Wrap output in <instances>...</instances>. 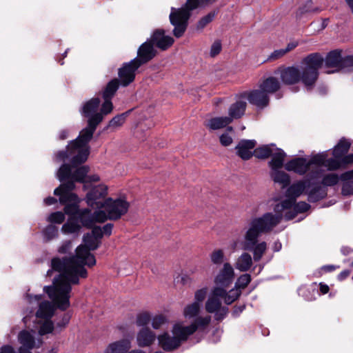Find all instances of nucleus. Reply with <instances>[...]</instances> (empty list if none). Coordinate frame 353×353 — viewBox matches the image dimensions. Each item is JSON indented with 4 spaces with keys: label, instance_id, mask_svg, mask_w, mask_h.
Instances as JSON below:
<instances>
[{
    "label": "nucleus",
    "instance_id": "f257e3e1",
    "mask_svg": "<svg viewBox=\"0 0 353 353\" xmlns=\"http://www.w3.org/2000/svg\"><path fill=\"white\" fill-rule=\"evenodd\" d=\"M87 245H79L76 248V254L62 259L54 257L51 260V268L60 274L53 279L52 285L45 286L43 291L51 298L61 311L70 306L72 285H78L79 279H86L88 273L85 266L92 268L96 265V259Z\"/></svg>",
    "mask_w": 353,
    "mask_h": 353
},
{
    "label": "nucleus",
    "instance_id": "f03ea898",
    "mask_svg": "<svg viewBox=\"0 0 353 353\" xmlns=\"http://www.w3.org/2000/svg\"><path fill=\"white\" fill-rule=\"evenodd\" d=\"M79 203L67 205L63 212L68 216L61 230L65 234H78L82 227L90 229L94 226L93 213L89 208L80 209Z\"/></svg>",
    "mask_w": 353,
    "mask_h": 353
},
{
    "label": "nucleus",
    "instance_id": "7ed1b4c3",
    "mask_svg": "<svg viewBox=\"0 0 353 353\" xmlns=\"http://www.w3.org/2000/svg\"><path fill=\"white\" fill-rule=\"evenodd\" d=\"M208 0H187L185 5L180 8H172L170 14V23L174 27L173 34L176 38L181 37L185 32L191 12Z\"/></svg>",
    "mask_w": 353,
    "mask_h": 353
},
{
    "label": "nucleus",
    "instance_id": "20e7f679",
    "mask_svg": "<svg viewBox=\"0 0 353 353\" xmlns=\"http://www.w3.org/2000/svg\"><path fill=\"white\" fill-rule=\"evenodd\" d=\"M282 218L281 214H273L272 212H266L261 217L252 219L244 239L250 241L256 240L261 234L271 232L281 222Z\"/></svg>",
    "mask_w": 353,
    "mask_h": 353
},
{
    "label": "nucleus",
    "instance_id": "39448f33",
    "mask_svg": "<svg viewBox=\"0 0 353 353\" xmlns=\"http://www.w3.org/2000/svg\"><path fill=\"white\" fill-rule=\"evenodd\" d=\"M324 63V57L319 52L309 54L301 60L304 66L303 71L304 85L307 90H311L314 86L319 76V69Z\"/></svg>",
    "mask_w": 353,
    "mask_h": 353
},
{
    "label": "nucleus",
    "instance_id": "423d86ee",
    "mask_svg": "<svg viewBox=\"0 0 353 353\" xmlns=\"http://www.w3.org/2000/svg\"><path fill=\"white\" fill-rule=\"evenodd\" d=\"M94 133V131L85 127L74 140L69 142V148L72 150H77V154L71 159L73 167L80 165L87 161L90 150L88 143L92 139Z\"/></svg>",
    "mask_w": 353,
    "mask_h": 353
},
{
    "label": "nucleus",
    "instance_id": "0eeeda50",
    "mask_svg": "<svg viewBox=\"0 0 353 353\" xmlns=\"http://www.w3.org/2000/svg\"><path fill=\"white\" fill-rule=\"evenodd\" d=\"M324 63L327 68H335L337 72H349L353 70V55L343 57L341 50H333L326 54Z\"/></svg>",
    "mask_w": 353,
    "mask_h": 353
},
{
    "label": "nucleus",
    "instance_id": "6e6552de",
    "mask_svg": "<svg viewBox=\"0 0 353 353\" xmlns=\"http://www.w3.org/2000/svg\"><path fill=\"white\" fill-rule=\"evenodd\" d=\"M74 183L75 181L72 179H68L61 182V184L54 190V194L59 196V203L64 207L80 202L77 194L72 192L75 188Z\"/></svg>",
    "mask_w": 353,
    "mask_h": 353
},
{
    "label": "nucleus",
    "instance_id": "1a4fd4ad",
    "mask_svg": "<svg viewBox=\"0 0 353 353\" xmlns=\"http://www.w3.org/2000/svg\"><path fill=\"white\" fill-rule=\"evenodd\" d=\"M74 183L75 181L72 179H68L61 182V184L54 190V194L59 196V203L64 207L80 202L77 194L72 192L75 188Z\"/></svg>",
    "mask_w": 353,
    "mask_h": 353
},
{
    "label": "nucleus",
    "instance_id": "9d476101",
    "mask_svg": "<svg viewBox=\"0 0 353 353\" xmlns=\"http://www.w3.org/2000/svg\"><path fill=\"white\" fill-rule=\"evenodd\" d=\"M103 208L109 214V220L117 221L128 212L130 203L123 198H108Z\"/></svg>",
    "mask_w": 353,
    "mask_h": 353
},
{
    "label": "nucleus",
    "instance_id": "9b49d317",
    "mask_svg": "<svg viewBox=\"0 0 353 353\" xmlns=\"http://www.w3.org/2000/svg\"><path fill=\"white\" fill-rule=\"evenodd\" d=\"M275 74H279L284 85H292L300 81L304 85L303 71L300 70L297 66L281 65L275 71Z\"/></svg>",
    "mask_w": 353,
    "mask_h": 353
},
{
    "label": "nucleus",
    "instance_id": "f8f14e48",
    "mask_svg": "<svg viewBox=\"0 0 353 353\" xmlns=\"http://www.w3.org/2000/svg\"><path fill=\"white\" fill-rule=\"evenodd\" d=\"M107 194L108 186L104 184H99L92 187L86 194L88 205L93 208H103Z\"/></svg>",
    "mask_w": 353,
    "mask_h": 353
},
{
    "label": "nucleus",
    "instance_id": "ddd939ff",
    "mask_svg": "<svg viewBox=\"0 0 353 353\" xmlns=\"http://www.w3.org/2000/svg\"><path fill=\"white\" fill-rule=\"evenodd\" d=\"M305 194L310 203H317L325 199L327 196V188L323 187L321 182L306 179Z\"/></svg>",
    "mask_w": 353,
    "mask_h": 353
},
{
    "label": "nucleus",
    "instance_id": "4468645a",
    "mask_svg": "<svg viewBox=\"0 0 353 353\" xmlns=\"http://www.w3.org/2000/svg\"><path fill=\"white\" fill-rule=\"evenodd\" d=\"M141 67L139 64L132 59L129 62L123 63L118 70V76L120 84L123 87L128 86L136 77V71Z\"/></svg>",
    "mask_w": 353,
    "mask_h": 353
},
{
    "label": "nucleus",
    "instance_id": "2eb2a0df",
    "mask_svg": "<svg viewBox=\"0 0 353 353\" xmlns=\"http://www.w3.org/2000/svg\"><path fill=\"white\" fill-rule=\"evenodd\" d=\"M157 54V50L147 40L139 46L137 50V56L133 60L141 66L153 59Z\"/></svg>",
    "mask_w": 353,
    "mask_h": 353
},
{
    "label": "nucleus",
    "instance_id": "dca6fc26",
    "mask_svg": "<svg viewBox=\"0 0 353 353\" xmlns=\"http://www.w3.org/2000/svg\"><path fill=\"white\" fill-rule=\"evenodd\" d=\"M165 33L163 29H156L148 40L154 47L156 46L161 50H166L172 46L174 40L172 37L165 35Z\"/></svg>",
    "mask_w": 353,
    "mask_h": 353
},
{
    "label": "nucleus",
    "instance_id": "f3484780",
    "mask_svg": "<svg viewBox=\"0 0 353 353\" xmlns=\"http://www.w3.org/2000/svg\"><path fill=\"white\" fill-rule=\"evenodd\" d=\"M234 271L232 265L225 263L223 268L214 277V283L222 287H229L234 279Z\"/></svg>",
    "mask_w": 353,
    "mask_h": 353
},
{
    "label": "nucleus",
    "instance_id": "a211bd4d",
    "mask_svg": "<svg viewBox=\"0 0 353 353\" xmlns=\"http://www.w3.org/2000/svg\"><path fill=\"white\" fill-rule=\"evenodd\" d=\"M256 145L255 140L241 139L235 147L236 154L242 160L248 161L253 157L254 151L252 152V150L254 149Z\"/></svg>",
    "mask_w": 353,
    "mask_h": 353
},
{
    "label": "nucleus",
    "instance_id": "6ab92c4d",
    "mask_svg": "<svg viewBox=\"0 0 353 353\" xmlns=\"http://www.w3.org/2000/svg\"><path fill=\"white\" fill-rule=\"evenodd\" d=\"M285 169L299 175H304L310 170L308 161L304 157H295L288 161L285 165Z\"/></svg>",
    "mask_w": 353,
    "mask_h": 353
},
{
    "label": "nucleus",
    "instance_id": "aec40b11",
    "mask_svg": "<svg viewBox=\"0 0 353 353\" xmlns=\"http://www.w3.org/2000/svg\"><path fill=\"white\" fill-rule=\"evenodd\" d=\"M258 239L250 241L248 239H245L243 244V249L245 250L251 251L253 252V259L254 261H259L263 257L267 250V243L265 241L258 243Z\"/></svg>",
    "mask_w": 353,
    "mask_h": 353
},
{
    "label": "nucleus",
    "instance_id": "412c9836",
    "mask_svg": "<svg viewBox=\"0 0 353 353\" xmlns=\"http://www.w3.org/2000/svg\"><path fill=\"white\" fill-rule=\"evenodd\" d=\"M156 338L155 333L149 327H142L137 335V345L140 347H149L154 343Z\"/></svg>",
    "mask_w": 353,
    "mask_h": 353
},
{
    "label": "nucleus",
    "instance_id": "4be33fe9",
    "mask_svg": "<svg viewBox=\"0 0 353 353\" xmlns=\"http://www.w3.org/2000/svg\"><path fill=\"white\" fill-rule=\"evenodd\" d=\"M159 345L165 352H172L178 349L180 345L179 341L174 336H171L168 332H164L157 337Z\"/></svg>",
    "mask_w": 353,
    "mask_h": 353
},
{
    "label": "nucleus",
    "instance_id": "5701e85b",
    "mask_svg": "<svg viewBox=\"0 0 353 353\" xmlns=\"http://www.w3.org/2000/svg\"><path fill=\"white\" fill-rule=\"evenodd\" d=\"M248 101L257 107L264 108L269 104L270 99L263 90H253L248 94Z\"/></svg>",
    "mask_w": 353,
    "mask_h": 353
},
{
    "label": "nucleus",
    "instance_id": "b1692460",
    "mask_svg": "<svg viewBox=\"0 0 353 353\" xmlns=\"http://www.w3.org/2000/svg\"><path fill=\"white\" fill-rule=\"evenodd\" d=\"M52 303L48 301H44L39 303V308L36 312V316L43 319H50L54 315L55 309L60 310L54 301L50 298Z\"/></svg>",
    "mask_w": 353,
    "mask_h": 353
},
{
    "label": "nucleus",
    "instance_id": "393cba45",
    "mask_svg": "<svg viewBox=\"0 0 353 353\" xmlns=\"http://www.w3.org/2000/svg\"><path fill=\"white\" fill-rule=\"evenodd\" d=\"M350 146L351 143L347 139L344 137L341 138L338 143L334 147L332 152L333 157L330 158V159L340 162L341 159L347 154Z\"/></svg>",
    "mask_w": 353,
    "mask_h": 353
},
{
    "label": "nucleus",
    "instance_id": "a878e982",
    "mask_svg": "<svg viewBox=\"0 0 353 353\" xmlns=\"http://www.w3.org/2000/svg\"><path fill=\"white\" fill-rule=\"evenodd\" d=\"M194 327L188 326H182L179 324H175L172 328V334L174 336L180 341V345L183 341H185L189 336L194 333Z\"/></svg>",
    "mask_w": 353,
    "mask_h": 353
},
{
    "label": "nucleus",
    "instance_id": "bb28decb",
    "mask_svg": "<svg viewBox=\"0 0 353 353\" xmlns=\"http://www.w3.org/2000/svg\"><path fill=\"white\" fill-rule=\"evenodd\" d=\"M305 190L306 179L299 180L290 185L286 190L285 196H290L296 200L301 194H305Z\"/></svg>",
    "mask_w": 353,
    "mask_h": 353
},
{
    "label": "nucleus",
    "instance_id": "cd10ccee",
    "mask_svg": "<svg viewBox=\"0 0 353 353\" xmlns=\"http://www.w3.org/2000/svg\"><path fill=\"white\" fill-rule=\"evenodd\" d=\"M131 347V342L128 339H123L110 343L105 350V353H128Z\"/></svg>",
    "mask_w": 353,
    "mask_h": 353
},
{
    "label": "nucleus",
    "instance_id": "c85d7f7f",
    "mask_svg": "<svg viewBox=\"0 0 353 353\" xmlns=\"http://www.w3.org/2000/svg\"><path fill=\"white\" fill-rule=\"evenodd\" d=\"M286 157L285 152L281 148H276V152H272L271 155V160L268 162L269 167L272 170H279L283 168L284 164L285 158Z\"/></svg>",
    "mask_w": 353,
    "mask_h": 353
},
{
    "label": "nucleus",
    "instance_id": "c756f323",
    "mask_svg": "<svg viewBox=\"0 0 353 353\" xmlns=\"http://www.w3.org/2000/svg\"><path fill=\"white\" fill-rule=\"evenodd\" d=\"M280 88L281 83L279 81L274 77L266 78L260 85V89L263 90L267 94L275 93Z\"/></svg>",
    "mask_w": 353,
    "mask_h": 353
},
{
    "label": "nucleus",
    "instance_id": "7c9ffc66",
    "mask_svg": "<svg viewBox=\"0 0 353 353\" xmlns=\"http://www.w3.org/2000/svg\"><path fill=\"white\" fill-rule=\"evenodd\" d=\"M100 103L101 100L99 97H93L86 101L81 110L82 116L88 117L89 116H92V114L97 113V110H98Z\"/></svg>",
    "mask_w": 353,
    "mask_h": 353
},
{
    "label": "nucleus",
    "instance_id": "2f4dec72",
    "mask_svg": "<svg viewBox=\"0 0 353 353\" xmlns=\"http://www.w3.org/2000/svg\"><path fill=\"white\" fill-rule=\"evenodd\" d=\"M321 10L318 7L313 6L312 0H307L300 6L296 12V18L299 20L310 13H318Z\"/></svg>",
    "mask_w": 353,
    "mask_h": 353
},
{
    "label": "nucleus",
    "instance_id": "473e14b6",
    "mask_svg": "<svg viewBox=\"0 0 353 353\" xmlns=\"http://www.w3.org/2000/svg\"><path fill=\"white\" fill-rule=\"evenodd\" d=\"M353 163V153L350 154H345L343 159H341L340 162L330 159L328 164L330 166V171H336L340 169H345L349 165Z\"/></svg>",
    "mask_w": 353,
    "mask_h": 353
},
{
    "label": "nucleus",
    "instance_id": "72a5a7b5",
    "mask_svg": "<svg viewBox=\"0 0 353 353\" xmlns=\"http://www.w3.org/2000/svg\"><path fill=\"white\" fill-rule=\"evenodd\" d=\"M247 104L246 102L243 101H238L234 103H232L229 108V118L232 119V121L238 119L242 117L245 114Z\"/></svg>",
    "mask_w": 353,
    "mask_h": 353
},
{
    "label": "nucleus",
    "instance_id": "f704fd0d",
    "mask_svg": "<svg viewBox=\"0 0 353 353\" xmlns=\"http://www.w3.org/2000/svg\"><path fill=\"white\" fill-rule=\"evenodd\" d=\"M120 85V81L117 78H114L110 80L102 91V98L112 100L116 94Z\"/></svg>",
    "mask_w": 353,
    "mask_h": 353
},
{
    "label": "nucleus",
    "instance_id": "c9c22d12",
    "mask_svg": "<svg viewBox=\"0 0 353 353\" xmlns=\"http://www.w3.org/2000/svg\"><path fill=\"white\" fill-rule=\"evenodd\" d=\"M252 265V259L251 255L247 252H243L236 260L235 268L241 272H247Z\"/></svg>",
    "mask_w": 353,
    "mask_h": 353
},
{
    "label": "nucleus",
    "instance_id": "e433bc0d",
    "mask_svg": "<svg viewBox=\"0 0 353 353\" xmlns=\"http://www.w3.org/2000/svg\"><path fill=\"white\" fill-rule=\"evenodd\" d=\"M330 159H327V152L316 154L310 158L308 161L310 168L312 165L317 166H325L330 171V166L328 164Z\"/></svg>",
    "mask_w": 353,
    "mask_h": 353
},
{
    "label": "nucleus",
    "instance_id": "4c0bfd02",
    "mask_svg": "<svg viewBox=\"0 0 353 353\" xmlns=\"http://www.w3.org/2000/svg\"><path fill=\"white\" fill-rule=\"evenodd\" d=\"M133 109H130L125 112L117 114L108 123V125L105 128V129L108 128H117L121 127L125 122L126 119L130 115V114L132 112Z\"/></svg>",
    "mask_w": 353,
    "mask_h": 353
},
{
    "label": "nucleus",
    "instance_id": "58836bf2",
    "mask_svg": "<svg viewBox=\"0 0 353 353\" xmlns=\"http://www.w3.org/2000/svg\"><path fill=\"white\" fill-rule=\"evenodd\" d=\"M271 177L275 183L282 184L283 187H287L290 183L289 174L279 170H272Z\"/></svg>",
    "mask_w": 353,
    "mask_h": 353
},
{
    "label": "nucleus",
    "instance_id": "ea45409f",
    "mask_svg": "<svg viewBox=\"0 0 353 353\" xmlns=\"http://www.w3.org/2000/svg\"><path fill=\"white\" fill-rule=\"evenodd\" d=\"M78 166L76 167L77 169L72 173V179L75 182L85 184L87 174L90 172V167L88 165Z\"/></svg>",
    "mask_w": 353,
    "mask_h": 353
},
{
    "label": "nucleus",
    "instance_id": "a19ab883",
    "mask_svg": "<svg viewBox=\"0 0 353 353\" xmlns=\"http://www.w3.org/2000/svg\"><path fill=\"white\" fill-rule=\"evenodd\" d=\"M274 144L263 145L254 150V154L256 158L259 159H267L272 155V149L271 146H274Z\"/></svg>",
    "mask_w": 353,
    "mask_h": 353
},
{
    "label": "nucleus",
    "instance_id": "79ce46f5",
    "mask_svg": "<svg viewBox=\"0 0 353 353\" xmlns=\"http://www.w3.org/2000/svg\"><path fill=\"white\" fill-rule=\"evenodd\" d=\"M232 123V119L228 117H214L209 121L208 126L212 130H219Z\"/></svg>",
    "mask_w": 353,
    "mask_h": 353
},
{
    "label": "nucleus",
    "instance_id": "37998d69",
    "mask_svg": "<svg viewBox=\"0 0 353 353\" xmlns=\"http://www.w3.org/2000/svg\"><path fill=\"white\" fill-rule=\"evenodd\" d=\"M72 168L74 167L72 165L71 163L70 165L63 163L61 165L57 172L58 179L61 182H64L68 179H72L73 172H72Z\"/></svg>",
    "mask_w": 353,
    "mask_h": 353
},
{
    "label": "nucleus",
    "instance_id": "c03bdc74",
    "mask_svg": "<svg viewBox=\"0 0 353 353\" xmlns=\"http://www.w3.org/2000/svg\"><path fill=\"white\" fill-rule=\"evenodd\" d=\"M287 199L282 201L281 203L276 204L274 207V211L276 212V214H282V212L284 210H290L292 208L294 209L296 199L290 197L286 196Z\"/></svg>",
    "mask_w": 353,
    "mask_h": 353
},
{
    "label": "nucleus",
    "instance_id": "a18cd8bd",
    "mask_svg": "<svg viewBox=\"0 0 353 353\" xmlns=\"http://www.w3.org/2000/svg\"><path fill=\"white\" fill-rule=\"evenodd\" d=\"M211 322V316H206L205 317L198 316L196 317L193 322L190 325V327H194V332L197 330H204L210 323Z\"/></svg>",
    "mask_w": 353,
    "mask_h": 353
},
{
    "label": "nucleus",
    "instance_id": "49530a36",
    "mask_svg": "<svg viewBox=\"0 0 353 353\" xmlns=\"http://www.w3.org/2000/svg\"><path fill=\"white\" fill-rule=\"evenodd\" d=\"M340 180V175L336 173H329L323 176L321 183L323 187H332L337 185Z\"/></svg>",
    "mask_w": 353,
    "mask_h": 353
},
{
    "label": "nucleus",
    "instance_id": "de8ad7c7",
    "mask_svg": "<svg viewBox=\"0 0 353 353\" xmlns=\"http://www.w3.org/2000/svg\"><path fill=\"white\" fill-rule=\"evenodd\" d=\"M83 245H87L92 251L96 250L101 244V241L95 239L94 236L91 235L90 232L85 233L83 236Z\"/></svg>",
    "mask_w": 353,
    "mask_h": 353
},
{
    "label": "nucleus",
    "instance_id": "09e8293b",
    "mask_svg": "<svg viewBox=\"0 0 353 353\" xmlns=\"http://www.w3.org/2000/svg\"><path fill=\"white\" fill-rule=\"evenodd\" d=\"M200 307V304L197 302L188 305L183 310L185 317L188 319L196 317L199 314Z\"/></svg>",
    "mask_w": 353,
    "mask_h": 353
},
{
    "label": "nucleus",
    "instance_id": "8fccbe9b",
    "mask_svg": "<svg viewBox=\"0 0 353 353\" xmlns=\"http://www.w3.org/2000/svg\"><path fill=\"white\" fill-rule=\"evenodd\" d=\"M19 338L20 342L28 349H32L34 346V339L28 331H21Z\"/></svg>",
    "mask_w": 353,
    "mask_h": 353
},
{
    "label": "nucleus",
    "instance_id": "3c124183",
    "mask_svg": "<svg viewBox=\"0 0 353 353\" xmlns=\"http://www.w3.org/2000/svg\"><path fill=\"white\" fill-rule=\"evenodd\" d=\"M77 154V150H72L69 148V143L65 150H59L55 154V161L57 162L65 161L70 157L72 158Z\"/></svg>",
    "mask_w": 353,
    "mask_h": 353
},
{
    "label": "nucleus",
    "instance_id": "603ef678",
    "mask_svg": "<svg viewBox=\"0 0 353 353\" xmlns=\"http://www.w3.org/2000/svg\"><path fill=\"white\" fill-rule=\"evenodd\" d=\"M221 305H222L221 300L211 296L207 300L205 307L208 313H214L221 307Z\"/></svg>",
    "mask_w": 353,
    "mask_h": 353
},
{
    "label": "nucleus",
    "instance_id": "864d4df0",
    "mask_svg": "<svg viewBox=\"0 0 353 353\" xmlns=\"http://www.w3.org/2000/svg\"><path fill=\"white\" fill-rule=\"evenodd\" d=\"M87 128L95 132L97 125L102 121L103 117L101 113H96L89 116Z\"/></svg>",
    "mask_w": 353,
    "mask_h": 353
},
{
    "label": "nucleus",
    "instance_id": "5fc2aeb1",
    "mask_svg": "<svg viewBox=\"0 0 353 353\" xmlns=\"http://www.w3.org/2000/svg\"><path fill=\"white\" fill-rule=\"evenodd\" d=\"M216 15V11H212L205 16L201 17L197 22L196 28L203 30L208 24L211 23Z\"/></svg>",
    "mask_w": 353,
    "mask_h": 353
},
{
    "label": "nucleus",
    "instance_id": "6e6d98bb",
    "mask_svg": "<svg viewBox=\"0 0 353 353\" xmlns=\"http://www.w3.org/2000/svg\"><path fill=\"white\" fill-rule=\"evenodd\" d=\"M252 278L250 274L245 273L241 274L236 280L235 283V288L239 290H244L249 283L251 282Z\"/></svg>",
    "mask_w": 353,
    "mask_h": 353
},
{
    "label": "nucleus",
    "instance_id": "4d7b16f0",
    "mask_svg": "<svg viewBox=\"0 0 353 353\" xmlns=\"http://www.w3.org/2000/svg\"><path fill=\"white\" fill-rule=\"evenodd\" d=\"M241 294V290L234 287L229 292H227V296L225 297V303L226 305H231L232 303H234L235 301L239 299Z\"/></svg>",
    "mask_w": 353,
    "mask_h": 353
},
{
    "label": "nucleus",
    "instance_id": "13d9d810",
    "mask_svg": "<svg viewBox=\"0 0 353 353\" xmlns=\"http://www.w3.org/2000/svg\"><path fill=\"white\" fill-rule=\"evenodd\" d=\"M151 320V316L149 312H143L137 316L136 324L137 326H146Z\"/></svg>",
    "mask_w": 353,
    "mask_h": 353
},
{
    "label": "nucleus",
    "instance_id": "bf43d9fd",
    "mask_svg": "<svg viewBox=\"0 0 353 353\" xmlns=\"http://www.w3.org/2000/svg\"><path fill=\"white\" fill-rule=\"evenodd\" d=\"M54 330L53 322L50 319H46V321L40 326L39 333L43 336L52 333Z\"/></svg>",
    "mask_w": 353,
    "mask_h": 353
},
{
    "label": "nucleus",
    "instance_id": "052dcab7",
    "mask_svg": "<svg viewBox=\"0 0 353 353\" xmlns=\"http://www.w3.org/2000/svg\"><path fill=\"white\" fill-rule=\"evenodd\" d=\"M210 259L212 263L221 265L224 260V252L221 249L214 250L210 254Z\"/></svg>",
    "mask_w": 353,
    "mask_h": 353
},
{
    "label": "nucleus",
    "instance_id": "680f3d73",
    "mask_svg": "<svg viewBox=\"0 0 353 353\" xmlns=\"http://www.w3.org/2000/svg\"><path fill=\"white\" fill-rule=\"evenodd\" d=\"M93 213L94 225L96 223H104L105 221L109 220V214L105 211L98 210L94 211Z\"/></svg>",
    "mask_w": 353,
    "mask_h": 353
},
{
    "label": "nucleus",
    "instance_id": "e2e57ef3",
    "mask_svg": "<svg viewBox=\"0 0 353 353\" xmlns=\"http://www.w3.org/2000/svg\"><path fill=\"white\" fill-rule=\"evenodd\" d=\"M65 212H62L60 211H57L55 212H52L48 217V221L53 223H62L65 220Z\"/></svg>",
    "mask_w": 353,
    "mask_h": 353
},
{
    "label": "nucleus",
    "instance_id": "0e129e2a",
    "mask_svg": "<svg viewBox=\"0 0 353 353\" xmlns=\"http://www.w3.org/2000/svg\"><path fill=\"white\" fill-rule=\"evenodd\" d=\"M43 234L48 240H51L58 235V228L55 225H49L44 229Z\"/></svg>",
    "mask_w": 353,
    "mask_h": 353
},
{
    "label": "nucleus",
    "instance_id": "69168bd1",
    "mask_svg": "<svg viewBox=\"0 0 353 353\" xmlns=\"http://www.w3.org/2000/svg\"><path fill=\"white\" fill-rule=\"evenodd\" d=\"M103 103L101 105L100 112L101 115H107L110 114L113 110V104L112 100L103 99Z\"/></svg>",
    "mask_w": 353,
    "mask_h": 353
},
{
    "label": "nucleus",
    "instance_id": "338daca9",
    "mask_svg": "<svg viewBox=\"0 0 353 353\" xmlns=\"http://www.w3.org/2000/svg\"><path fill=\"white\" fill-rule=\"evenodd\" d=\"M341 194L345 196L353 195V181H342Z\"/></svg>",
    "mask_w": 353,
    "mask_h": 353
},
{
    "label": "nucleus",
    "instance_id": "774afa93",
    "mask_svg": "<svg viewBox=\"0 0 353 353\" xmlns=\"http://www.w3.org/2000/svg\"><path fill=\"white\" fill-rule=\"evenodd\" d=\"M70 319H71L70 313L69 312L65 313L63 315L61 320L57 323L56 330L59 328L60 330L59 332H61L62 330H63L70 323Z\"/></svg>",
    "mask_w": 353,
    "mask_h": 353
}]
</instances>
